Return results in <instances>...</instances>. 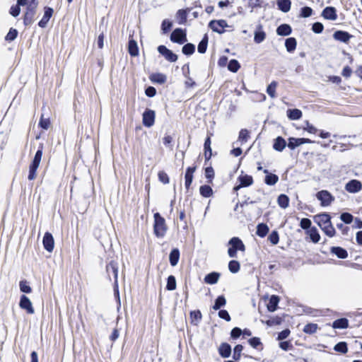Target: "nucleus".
Masks as SVG:
<instances>
[{
    "instance_id": "obj_1",
    "label": "nucleus",
    "mask_w": 362,
    "mask_h": 362,
    "mask_svg": "<svg viewBox=\"0 0 362 362\" xmlns=\"http://www.w3.org/2000/svg\"><path fill=\"white\" fill-rule=\"evenodd\" d=\"M315 221L322 230L329 238L335 235L336 230L331 222V216L327 213H322L315 216Z\"/></svg>"
},
{
    "instance_id": "obj_2",
    "label": "nucleus",
    "mask_w": 362,
    "mask_h": 362,
    "mask_svg": "<svg viewBox=\"0 0 362 362\" xmlns=\"http://www.w3.org/2000/svg\"><path fill=\"white\" fill-rule=\"evenodd\" d=\"M154 224L153 232L156 237L163 238L167 231V226L163 217L159 213H156L153 215Z\"/></svg>"
},
{
    "instance_id": "obj_3",
    "label": "nucleus",
    "mask_w": 362,
    "mask_h": 362,
    "mask_svg": "<svg viewBox=\"0 0 362 362\" xmlns=\"http://www.w3.org/2000/svg\"><path fill=\"white\" fill-rule=\"evenodd\" d=\"M42 156V146H40L35 153L34 158L29 167V174L28 179L29 180H33L36 178V171L40 165Z\"/></svg>"
},
{
    "instance_id": "obj_4",
    "label": "nucleus",
    "mask_w": 362,
    "mask_h": 362,
    "mask_svg": "<svg viewBox=\"0 0 362 362\" xmlns=\"http://www.w3.org/2000/svg\"><path fill=\"white\" fill-rule=\"evenodd\" d=\"M228 245L231 246L228 250V254L230 257H236L238 250L243 252L245 250V246L243 244V241L239 238H232L229 240Z\"/></svg>"
},
{
    "instance_id": "obj_5",
    "label": "nucleus",
    "mask_w": 362,
    "mask_h": 362,
    "mask_svg": "<svg viewBox=\"0 0 362 362\" xmlns=\"http://www.w3.org/2000/svg\"><path fill=\"white\" fill-rule=\"evenodd\" d=\"M106 272L108 277L111 279L112 276L115 279V289L118 287V264L115 261H111L106 266Z\"/></svg>"
},
{
    "instance_id": "obj_6",
    "label": "nucleus",
    "mask_w": 362,
    "mask_h": 362,
    "mask_svg": "<svg viewBox=\"0 0 362 362\" xmlns=\"http://www.w3.org/2000/svg\"><path fill=\"white\" fill-rule=\"evenodd\" d=\"M37 6V5H35L34 4H28L23 18L25 25H30L34 22Z\"/></svg>"
},
{
    "instance_id": "obj_7",
    "label": "nucleus",
    "mask_w": 362,
    "mask_h": 362,
    "mask_svg": "<svg viewBox=\"0 0 362 362\" xmlns=\"http://www.w3.org/2000/svg\"><path fill=\"white\" fill-rule=\"evenodd\" d=\"M316 197L320 201L321 205L327 206L334 200V197L327 191L321 190L316 194Z\"/></svg>"
},
{
    "instance_id": "obj_8",
    "label": "nucleus",
    "mask_w": 362,
    "mask_h": 362,
    "mask_svg": "<svg viewBox=\"0 0 362 362\" xmlns=\"http://www.w3.org/2000/svg\"><path fill=\"white\" fill-rule=\"evenodd\" d=\"M209 27L214 32L222 34L224 33V28L228 27V25L225 20H213L209 22Z\"/></svg>"
},
{
    "instance_id": "obj_9",
    "label": "nucleus",
    "mask_w": 362,
    "mask_h": 362,
    "mask_svg": "<svg viewBox=\"0 0 362 362\" xmlns=\"http://www.w3.org/2000/svg\"><path fill=\"white\" fill-rule=\"evenodd\" d=\"M170 40L173 42L182 45L187 42L186 33L181 28H176L171 33Z\"/></svg>"
},
{
    "instance_id": "obj_10",
    "label": "nucleus",
    "mask_w": 362,
    "mask_h": 362,
    "mask_svg": "<svg viewBox=\"0 0 362 362\" xmlns=\"http://www.w3.org/2000/svg\"><path fill=\"white\" fill-rule=\"evenodd\" d=\"M156 113L154 110L146 109L143 113V124L146 127H151L154 124Z\"/></svg>"
},
{
    "instance_id": "obj_11",
    "label": "nucleus",
    "mask_w": 362,
    "mask_h": 362,
    "mask_svg": "<svg viewBox=\"0 0 362 362\" xmlns=\"http://www.w3.org/2000/svg\"><path fill=\"white\" fill-rule=\"evenodd\" d=\"M158 51L165 58L166 60L170 62H175L177 60V56L171 50L168 49L165 45L158 46Z\"/></svg>"
},
{
    "instance_id": "obj_12",
    "label": "nucleus",
    "mask_w": 362,
    "mask_h": 362,
    "mask_svg": "<svg viewBox=\"0 0 362 362\" xmlns=\"http://www.w3.org/2000/svg\"><path fill=\"white\" fill-rule=\"evenodd\" d=\"M344 188L349 193H357L362 189V183L361 181L354 179L348 182Z\"/></svg>"
},
{
    "instance_id": "obj_13",
    "label": "nucleus",
    "mask_w": 362,
    "mask_h": 362,
    "mask_svg": "<svg viewBox=\"0 0 362 362\" xmlns=\"http://www.w3.org/2000/svg\"><path fill=\"white\" fill-rule=\"evenodd\" d=\"M19 306L21 309L25 310L28 314H33L35 313L30 300L25 295L21 296Z\"/></svg>"
},
{
    "instance_id": "obj_14",
    "label": "nucleus",
    "mask_w": 362,
    "mask_h": 362,
    "mask_svg": "<svg viewBox=\"0 0 362 362\" xmlns=\"http://www.w3.org/2000/svg\"><path fill=\"white\" fill-rule=\"evenodd\" d=\"M313 141L309 139L305 138H298L296 139L293 137H291L288 139V147L291 149H294L295 148L304 144H311Z\"/></svg>"
},
{
    "instance_id": "obj_15",
    "label": "nucleus",
    "mask_w": 362,
    "mask_h": 362,
    "mask_svg": "<svg viewBox=\"0 0 362 362\" xmlns=\"http://www.w3.org/2000/svg\"><path fill=\"white\" fill-rule=\"evenodd\" d=\"M43 246L48 252H52L54 249V241L52 235L50 233H45L43 237Z\"/></svg>"
},
{
    "instance_id": "obj_16",
    "label": "nucleus",
    "mask_w": 362,
    "mask_h": 362,
    "mask_svg": "<svg viewBox=\"0 0 362 362\" xmlns=\"http://www.w3.org/2000/svg\"><path fill=\"white\" fill-rule=\"evenodd\" d=\"M333 37L338 41L347 43L353 35H350L348 32L343 30H337L334 33Z\"/></svg>"
},
{
    "instance_id": "obj_17",
    "label": "nucleus",
    "mask_w": 362,
    "mask_h": 362,
    "mask_svg": "<svg viewBox=\"0 0 362 362\" xmlns=\"http://www.w3.org/2000/svg\"><path fill=\"white\" fill-rule=\"evenodd\" d=\"M53 9L50 7H45V13L42 18L40 21L38 23V25L40 28H45L47 25V23L49 22L50 18L52 17L53 14Z\"/></svg>"
},
{
    "instance_id": "obj_18",
    "label": "nucleus",
    "mask_w": 362,
    "mask_h": 362,
    "mask_svg": "<svg viewBox=\"0 0 362 362\" xmlns=\"http://www.w3.org/2000/svg\"><path fill=\"white\" fill-rule=\"evenodd\" d=\"M336 9L332 6L326 7L322 12V16L327 20L335 21L337 18Z\"/></svg>"
},
{
    "instance_id": "obj_19",
    "label": "nucleus",
    "mask_w": 362,
    "mask_h": 362,
    "mask_svg": "<svg viewBox=\"0 0 362 362\" xmlns=\"http://www.w3.org/2000/svg\"><path fill=\"white\" fill-rule=\"evenodd\" d=\"M196 170V167H188L185 172V187L187 189H189V186L191 185L193 180V173Z\"/></svg>"
},
{
    "instance_id": "obj_20",
    "label": "nucleus",
    "mask_w": 362,
    "mask_h": 362,
    "mask_svg": "<svg viewBox=\"0 0 362 362\" xmlns=\"http://www.w3.org/2000/svg\"><path fill=\"white\" fill-rule=\"evenodd\" d=\"M266 33L262 30V26L261 25H257V30L254 34V41L259 44L265 40Z\"/></svg>"
},
{
    "instance_id": "obj_21",
    "label": "nucleus",
    "mask_w": 362,
    "mask_h": 362,
    "mask_svg": "<svg viewBox=\"0 0 362 362\" xmlns=\"http://www.w3.org/2000/svg\"><path fill=\"white\" fill-rule=\"evenodd\" d=\"M330 252L339 259H346L348 257L347 251L341 247H332Z\"/></svg>"
},
{
    "instance_id": "obj_22",
    "label": "nucleus",
    "mask_w": 362,
    "mask_h": 362,
    "mask_svg": "<svg viewBox=\"0 0 362 362\" xmlns=\"http://www.w3.org/2000/svg\"><path fill=\"white\" fill-rule=\"evenodd\" d=\"M263 172L267 174L264 182L267 185H274L279 181V177L276 175L269 173L267 169H264Z\"/></svg>"
},
{
    "instance_id": "obj_23",
    "label": "nucleus",
    "mask_w": 362,
    "mask_h": 362,
    "mask_svg": "<svg viewBox=\"0 0 362 362\" xmlns=\"http://www.w3.org/2000/svg\"><path fill=\"white\" fill-rule=\"evenodd\" d=\"M219 354L223 358H228L231 354V346L228 343H222L218 349Z\"/></svg>"
},
{
    "instance_id": "obj_24",
    "label": "nucleus",
    "mask_w": 362,
    "mask_h": 362,
    "mask_svg": "<svg viewBox=\"0 0 362 362\" xmlns=\"http://www.w3.org/2000/svg\"><path fill=\"white\" fill-rule=\"evenodd\" d=\"M220 278V274L218 272H211L205 276L204 281L208 284H216Z\"/></svg>"
},
{
    "instance_id": "obj_25",
    "label": "nucleus",
    "mask_w": 362,
    "mask_h": 362,
    "mask_svg": "<svg viewBox=\"0 0 362 362\" xmlns=\"http://www.w3.org/2000/svg\"><path fill=\"white\" fill-rule=\"evenodd\" d=\"M204 156L205 160H210L211 156H212V150L211 148V138L210 136H207L205 139L204 144Z\"/></svg>"
},
{
    "instance_id": "obj_26",
    "label": "nucleus",
    "mask_w": 362,
    "mask_h": 362,
    "mask_svg": "<svg viewBox=\"0 0 362 362\" xmlns=\"http://www.w3.org/2000/svg\"><path fill=\"white\" fill-rule=\"evenodd\" d=\"M292 29L288 24H281L276 29V33L279 35L287 36L291 33Z\"/></svg>"
},
{
    "instance_id": "obj_27",
    "label": "nucleus",
    "mask_w": 362,
    "mask_h": 362,
    "mask_svg": "<svg viewBox=\"0 0 362 362\" xmlns=\"http://www.w3.org/2000/svg\"><path fill=\"white\" fill-rule=\"evenodd\" d=\"M180 258V251L177 248L173 249L169 255L170 263L173 267L177 264Z\"/></svg>"
},
{
    "instance_id": "obj_28",
    "label": "nucleus",
    "mask_w": 362,
    "mask_h": 362,
    "mask_svg": "<svg viewBox=\"0 0 362 362\" xmlns=\"http://www.w3.org/2000/svg\"><path fill=\"white\" fill-rule=\"evenodd\" d=\"M286 146V142L281 136H278L275 140L273 148L277 151H282Z\"/></svg>"
},
{
    "instance_id": "obj_29",
    "label": "nucleus",
    "mask_w": 362,
    "mask_h": 362,
    "mask_svg": "<svg viewBox=\"0 0 362 362\" xmlns=\"http://www.w3.org/2000/svg\"><path fill=\"white\" fill-rule=\"evenodd\" d=\"M128 50L129 54L132 57H136L139 54L137 42L134 40L130 39L129 40Z\"/></svg>"
},
{
    "instance_id": "obj_30",
    "label": "nucleus",
    "mask_w": 362,
    "mask_h": 362,
    "mask_svg": "<svg viewBox=\"0 0 362 362\" xmlns=\"http://www.w3.org/2000/svg\"><path fill=\"white\" fill-rule=\"evenodd\" d=\"M277 6L279 10L286 13L290 11L291 2L290 0H277Z\"/></svg>"
},
{
    "instance_id": "obj_31",
    "label": "nucleus",
    "mask_w": 362,
    "mask_h": 362,
    "mask_svg": "<svg viewBox=\"0 0 362 362\" xmlns=\"http://www.w3.org/2000/svg\"><path fill=\"white\" fill-rule=\"evenodd\" d=\"M349 326V321L346 318H340L334 321L332 327L334 329H345Z\"/></svg>"
},
{
    "instance_id": "obj_32",
    "label": "nucleus",
    "mask_w": 362,
    "mask_h": 362,
    "mask_svg": "<svg viewBox=\"0 0 362 362\" xmlns=\"http://www.w3.org/2000/svg\"><path fill=\"white\" fill-rule=\"evenodd\" d=\"M269 230V227L267 224L259 223L257 226L256 234L261 238H264L268 233Z\"/></svg>"
},
{
    "instance_id": "obj_33",
    "label": "nucleus",
    "mask_w": 362,
    "mask_h": 362,
    "mask_svg": "<svg viewBox=\"0 0 362 362\" xmlns=\"http://www.w3.org/2000/svg\"><path fill=\"white\" fill-rule=\"evenodd\" d=\"M279 298L276 296H272L269 303L267 304V309L270 312H274L276 310Z\"/></svg>"
},
{
    "instance_id": "obj_34",
    "label": "nucleus",
    "mask_w": 362,
    "mask_h": 362,
    "mask_svg": "<svg viewBox=\"0 0 362 362\" xmlns=\"http://www.w3.org/2000/svg\"><path fill=\"white\" fill-rule=\"evenodd\" d=\"M297 42L294 37H288L285 41V46L288 52H293L296 48Z\"/></svg>"
},
{
    "instance_id": "obj_35",
    "label": "nucleus",
    "mask_w": 362,
    "mask_h": 362,
    "mask_svg": "<svg viewBox=\"0 0 362 362\" xmlns=\"http://www.w3.org/2000/svg\"><path fill=\"white\" fill-rule=\"evenodd\" d=\"M287 116L291 120L299 119L302 117V112L298 109H289L287 110Z\"/></svg>"
},
{
    "instance_id": "obj_36",
    "label": "nucleus",
    "mask_w": 362,
    "mask_h": 362,
    "mask_svg": "<svg viewBox=\"0 0 362 362\" xmlns=\"http://www.w3.org/2000/svg\"><path fill=\"white\" fill-rule=\"evenodd\" d=\"M238 180L241 186H243L244 187L250 186L253 183L252 177L248 175H241L238 177Z\"/></svg>"
},
{
    "instance_id": "obj_37",
    "label": "nucleus",
    "mask_w": 362,
    "mask_h": 362,
    "mask_svg": "<svg viewBox=\"0 0 362 362\" xmlns=\"http://www.w3.org/2000/svg\"><path fill=\"white\" fill-rule=\"evenodd\" d=\"M308 233L310 235L311 240L314 243H317L320 241V235L319 234L317 229L315 227L310 228Z\"/></svg>"
},
{
    "instance_id": "obj_38",
    "label": "nucleus",
    "mask_w": 362,
    "mask_h": 362,
    "mask_svg": "<svg viewBox=\"0 0 362 362\" xmlns=\"http://www.w3.org/2000/svg\"><path fill=\"white\" fill-rule=\"evenodd\" d=\"M277 202L279 206L282 209H286L289 205V198L284 194L279 196Z\"/></svg>"
},
{
    "instance_id": "obj_39",
    "label": "nucleus",
    "mask_w": 362,
    "mask_h": 362,
    "mask_svg": "<svg viewBox=\"0 0 362 362\" xmlns=\"http://www.w3.org/2000/svg\"><path fill=\"white\" fill-rule=\"evenodd\" d=\"M199 192L202 196L204 197H210L213 194L212 188L207 185H204L200 187Z\"/></svg>"
},
{
    "instance_id": "obj_40",
    "label": "nucleus",
    "mask_w": 362,
    "mask_h": 362,
    "mask_svg": "<svg viewBox=\"0 0 362 362\" xmlns=\"http://www.w3.org/2000/svg\"><path fill=\"white\" fill-rule=\"evenodd\" d=\"M208 45V36L205 35L202 40L198 45L197 50L199 53L204 54L206 52Z\"/></svg>"
},
{
    "instance_id": "obj_41",
    "label": "nucleus",
    "mask_w": 362,
    "mask_h": 362,
    "mask_svg": "<svg viewBox=\"0 0 362 362\" xmlns=\"http://www.w3.org/2000/svg\"><path fill=\"white\" fill-rule=\"evenodd\" d=\"M226 304V300L223 296H219L215 300L213 309L215 310H219Z\"/></svg>"
},
{
    "instance_id": "obj_42",
    "label": "nucleus",
    "mask_w": 362,
    "mask_h": 362,
    "mask_svg": "<svg viewBox=\"0 0 362 362\" xmlns=\"http://www.w3.org/2000/svg\"><path fill=\"white\" fill-rule=\"evenodd\" d=\"M318 329V325L315 323H308L307 324L304 328L303 332L306 334H312L317 332Z\"/></svg>"
},
{
    "instance_id": "obj_43",
    "label": "nucleus",
    "mask_w": 362,
    "mask_h": 362,
    "mask_svg": "<svg viewBox=\"0 0 362 362\" xmlns=\"http://www.w3.org/2000/svg\"><path fill=\"white\" fill-rule=\"evenodd\" d=\"M151 79L152 81L163 84L166 81V76L163 74H156L151 76Z\"/></svg>"
},
{
    "instance_id": "obj_44",
    "label": "nucleus",
    "mask_w": 362,
    "mask_h": 362,
    "mask_svg": "<svg viewBox=\"0 0 362 362\" xmlns=\"http://www.w3.org/2000/svg\"><path fill=\"white\" fill-rule=\"evenodd\" d=\"M334 350L341 354H346L348 351L347 344L344 341H340L334 346Z\"/></svg>"
},
{
    "instance_id": "obj_45",
    "label": "nucleus",
    "mask_w": 362,
    "mask_h": 362,
    "mask_svg": "<svg viewBox=\"0 0 362 362\" xmlns=\"http://www.w3.org/2000/svg\"><path fill=\"white\" fill-rule=\"evenodd\" d=\"M182 51L185 55H191L195 51V46L192 43H187L182 47Z\"/></svg>"
},
{
    "instance_id": "obj_46",
    "label": "nucleus",
    "mask_w": 362,
    "mask_h": 362,
    "mask_svg": "<svg viewBox=\"0 0 362 362\" xmlns=\"http://www.w3.org/2000/svg\"><path fill=\"white\" fill-rule=\"evenodd\" d=\"M176 288V279L173 275H170L167 279L166 289L168 291H174Z\"/></svg>"
},
{
    "instance_id": "obj_47",
    "label": "nucleus",
    "mask_w": 362,
    "mask_h": 362,
    "mask_svg": "<svg viewBox=\"0 0 362 362\" xmlns=\"http://www.w3.org/2000/svg\"><path fill=\"white\" fill-rule=\"evenodd\" d=\"M277 86V82L276 81H272L267 88V93L268 95L272 98H276V88Z\"/></svg>"
},
{
    "instance_id": "obj_48",
    "label": "nucleus",
    "mask_w": 362,
    "mask_h": 362,
    "mask_svg": "<svg viewBox=\"0 0 362 362\" xmlns=\"http://www.w3.org/2000/svg\"><path fill=\"white\" fill-rule=\"evenodd\" d=\"M177 18H178V23L179 24H184L187 21V11L183 9H180L177 12Z\"/></svg>"
},
{
    "instance_id": "obj_49",
    "label": "nucleus",
    "mask_w": 362,
    "mask_h": 362,
    "mask_svg": "<svg viewBox=\"0 0 362 362\" xmlns=\"http://www.w3.org/2000/svg\"><path fill=\"white\" fill-rule=\"evenodd\" d=\"M240 263L236 260H231L228 264V269L232 273H237L240 270Z\"/></svg>"
},
{
    "instance_id": "obj_50",
    "label": "nucleus",
    "mask_w": 362,
    "mask_h": 362,
    "mask_svg": "<svg viewBox=\"0 0 362 362\" xmlns=\"http://www.w3.org/2000/svg\"><path fill=\"white\" fill-rule=\"evenodd\" d=\"M243 346L241 344H238L234 347L233 358L235 361H238L241 356V352L243 351Z\"/></svg>"
},
{
    "instance_id": "obj_51",
    "label": "nucleus",
    "mask_w": 362,
    "mask_h": 362,
    "mask_svg": "<svg viewBox=\"0 0 362 362\" xmlns=\"http://www.w3.org/2000/svg\"><path fill=\"white\" fill-rule=\"evenodd\" d=\"M240 64L236 59H231L228 65V69L232 72H237L240 69Z\"/></svg>"
},
{
    "instance_id": "obj_52",
    "label": "nucleus",
    "mask_w": 362,
    "mask_h": 362,
    "mask_svg": "<svg viewBox=\"0 0 362 362\" xmlns=\"http://www.w3.org/2000/svg\"><path fill=\"white\" fill-rule=\"evenodd\" d=\"M20 290L21 292L30 293L32 291L31 287L28 285L26 281H21L19 283Z\"/></svg>"
},
{
    "instance_id": "obj_53",
    "label": "nucleus",
    "mask_w": 362,
    "mask_h": 362,
    "mask_svg": "<svg viewBox=\"0 0 362 362\" xmlns=\"http://www.w3.org/2000/svg\"><path fill=\"white\" fill-rule=\"evenodd\" d=\"M172 25L173 23L170 21L168 19L163 20L161 25V29L163 33H167L168 32H169L172 28Z\"/></svg>"
},
{
    "instance_id": "obj_54",
    "label": "nucleus",
    "mask_w": 362,
    "mask_h": 362,
    "mask_svg": "<svg viewBox=\"0 0 362 362\" xmlns=\"http://www.w3.org/2000/svg\"><path fill=\"white\" fill-rule=\"evenodd\" d=\"M353 216L347 212L342 213L340 216V219L346 224H349L353 221Z\"/></svg>"
},
{
    "instance_id": "obj_55",
    "label": "nucleus",
    "mask_w": 362,
    "mask_h": 362,
    "mask_svg": "<svg viewBox=\"0 0 362 362\" xmlns=\"http://www.w3.org/2000/svg\"><path fill=\"white\" fill-rule=\"evenodd\" d=\"M268 240H269V242L272 244L276 245L279 243V237L278 232L276 231V230L272 231L269 234V235L268 237Z\"/></svg>"
},
{
    "instance_id": "obj_56",
    "label": "nucleus",
    "mask_w": 362,
    "mask_h": 362,
    "mask_svg": "<svg viewBox=\"0 0 362 362\" xmlns=\"http://www.w3.org/2000/svg\"><path fill=\"white\" fill-rule=\"evenodd\" d=\"M18 35V31L14 28H11L6 35V40L7 41H13L14 40Z\"/></svg>"
},
{
    "instance_id": "obj_57",
    "label": "nucleus",
    "mask_w": 362,
    "mask_h": 362,
    "mask_svg": "<svg viewBox=\"0 0 362 362\" xmlns=\"http://www.w3.org/2000/svg\"><path fill=\"white\" fill-rule=\"evenodd\" d=\"M313 13V9L309 6L303 7L300 10V16L303 18L310 17Z\"/></svg>"
},
{
    "instance_id": "obj_58",
    "label": "nucleus",
    "mask_w": 362,
    "mask_h": 362,
    "mask_svg": "<svg viewBox=\"0 0 362 362\" xmlns=\"http://www.w3.org/2000/svg\"><path fill=\"white\" fill-rule=\"evenodd\" d=\"M323 29H324V26H323L322 23H320V22H316L313 24L312 30L315 33L320 34V33H322Z\"/></svg>"
},
{
    "instance_id": "obj_59",
    "label": "nucleus",
    "mask_w": 362,
    "mask_h": 362,
    "mask_svg": "<svg viewBox=\"0 0 362 362\" xmlns=\"http://www.w3.org/2000/svg\"><path fill=\"white\" fill-rule=\"evenodd\" d=\"M311 224H312L311 221L307 218H302L300 222V227L304 230H307V229L310 230V228H311L310 227Z\"/></svg>"
},
{
    "instance_id": "obj_60",
    "label": "nucleus",
    "mask_w": 362,
    "mask_h": 362,
    "mask_svg": "<svg viewBox=\"0 0 362 362\" xmlns=\"http://www.w3.org/2000/svg\"><path fill=\"white\" fill-rule=\"evenodd\" d=\"M248 138H249V132L245 129H241L239 133V136H238L239 140L241 141L246 142L247 141Z\"/></svg>"
},
{
    "instance_id": "obj_61",
    "label": "nucleus",
    "mask_w": 362,
    "mask_h": 362,
    "mask_svg": "<svg viewBox=\"0 0 362 362\" xmlns=\"http://www.w3.org/2000/svg\"><path fill=\"white\" fill-rule=\"evenodd\" d=\"M158 175V179L161 182H163V184L169 183V177L166 173H165L164 171H160Z\"/></svg>"
},
{
    "instance_id": "obj_62",
    "label": "nucleus",
    "mask_w": 362,
    "mask_h": 362,
    "mask_svg": "<svg viewBox=\"0 0 362 362\" xmlns=\"http://www.w3.org/2000/svg\"><path fill=\"white\" fill-rule=\"evenodd\" d=\"M9 13L13 17L18 16L21 13L20 6H18V4L12 6L10 8Z\"/></svg>"
},
{
    "instance_id": "obj_63",
    "label": "nucleus",
    "mask_w": 362,
    "mask_h": 362,
    "mask_svg": "<svg viewBox=\"0 0 362 362\" xmlns=\"http://www.w3.org/2000/svg\"><path fill=\"white\" fill-rule=\"evenodd\" d=\"M248 342L250 345L255 349H257L259 345H261L260 339L258 337H252L248 340Z\"/></svg>"
},
{
    "instance_id": "obj_64",
    "label": "nucleus",
    "mask_w": 362,
    "mask_h": 362,
    "mask_svg": "<svg viewBox=\"0 0 362 362\" xmlns=\"http://www.w3.org/2000/svg\"><path fill=\"white\" fill-rule=\"evenodd\" d=\"M163 142L165 146L169 147L170 149L173 148V145H172L173 138L171 136H170V135L165 136L163 139Z\"/></svg>"
}]
</instances>
